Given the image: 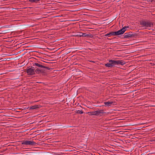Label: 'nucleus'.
Segmentation results:
<instances>
[{
    "mask_svg": "<svg viewBox=\"0 0 155 155\" xmlns=\"http://www.w3.org/2000/svg\"><path fill=\"white\" fill-rule=\"evenodd\" d=\"M153 0H147V1H151L152 2V1H153Z\"/></svg>",
    "mask_w": 155,
    "mask_h": 155,
    "instance_id": "nucleus-31",
    "label": "nucleus"
},
{
    "mask_svg": "<svg viewBox=\"0 0 155 155\" xmlns=\"http://www.w3.org/2000/svg\"><path fill=\"white\" fill-rule=\"evenodd\" d=\"M86 9V10H88V9Z\"/></svg>",
    "mask_w": 155,
    "mask_h": 155,
    "instance_id": "nucleus-37",
    "label": "nucleus"
},
{
    "mask_svg": "<svg viewBox=\"0 0 155 155\" xmlns=\"http://www.w3.org/2000/svg\"><path fill=\"white\" fill-rule=\"evenodd\" d=\"M28 26V25H20L18 27V28L19 29H24L25 28H26Z\"/></svg>",
    "mask_w": 155,
    "mask_h": 155,
    "instance_id": "nucleus-13",
    "label": "nucleus"
},
{
    "mask_svg": "<svg viewBox=\"0 0 155 155\" xmlns=\"http://www.w3.org/2000/svg\"><path fill=\"white\" fill-rule=\"evenodd\" d=\"M118 35H122L125 32L122 28L120 29L117 31Z\"/></svg>",
    "mask_w": 155,
    "mask_h": 155,
    "instance_id": "nucleus-10",
    "label": "nucleus"
},
{
    "mask_svg": "<svg viewBox=\"0 0 155 155\" xmlns=\"http://www.w3.org/2000/svg\"><path fill=\"white\" fill-rule=\"evenodd\" d=\"M42 64H43V65H44V66H45V65H46L45 64L43 63H42Z\"/></svg>",
    "mask_w": 155,
    "mask_h": 155,
    "instance_id": "nucleus-34",
    "label": "nucleus"
},
{
    "mask_svg": "<svg viewBox=\"0 0 155 155\" xmlns=\"http://www.w3.org/2000/svg\"><path fill=\"white\" fill-rule=\"evenodd\" d=\"M28 108L29 109V107H25V109H28Z\"/></svg>",
    "mask_w": 155,
    "mask_h": 155,
    "instance_id": "nucleus-30",
    "label": "nucleus"
},
{
    "mask_svg": "<svg viewBox=\"0 0 155 155\" xmlns=\"http://www.w3.org/2000/svg\"><path fill=\"white\" fill-rule=\"evenodd\" d=\"M86 114H88V115L89 116H92L93 115V112H90L86 113Z\"/></svg>",
    "mask_w": 155,
    "mask_h": 155,
    "instance_id": "nucleus-22",
    "label": "nucleus"
},
{
    "mask_svg": "<svg viewBox=\"0 0 155 155\" xmlns=\"http://www.w3.org/2000/svg\"><path fill=\"white\" fill-rule=\"evenodd\" d=\"M93 112V115L96 116H97V111H95Z\"/></svg>",
    "mask_w": 155,
    "mask_h": 155,
    "instance_id": "nucleus-23",
    "label": "nucleus"
},
{
    "mask_svg": "<svg viewBox=\"0 0 155 155\" xmlns=\"http://www.w3.org/2000/svg\"><path fill=\"white\" fill-rule=\"evenodd\" d=\"M99 11V12H102V11L99 10V11Z\"/></svg>",
    "mask_w": 155,
    "mask_h": 155,
    "instance_id": "nucleus-38",
    "label": "nucleus"
},
{
    "mask_svg": "<svg viewBox=\"0 0 155 155\" xmlns=\"http://www.w3.org/2000/svg\"><path fill=\"white\" fill-rule=\"evenodd\" d=\"M91 61L92 62H94V61Z\"/></svg>",
    "mask_w": 155,
    "mask_h": 155,
    "instance_id": "nucleus-41",
    "label": "nucleus"
},
{
    "mask_svg": "<svg viewBox=\"0 0 155 155\" xmlns=\"http://www.w3.org/2000/svg\"><path fill=\"white\" fill-rule=\"evenodd\" d=\"M121 37H121L120 38H124V35H123V36H121Z\"/></svg>",
    "mask_w": 155,
    "mask_h": 155,
    "instance_id": "nucleus-26",
    "label": "nucleus"
},
{
    "mask_svg": "<svg viewBox=\"0 0 155 155\" xmlns=\"http://www.w3.org/2000/svg\"><path fill=\"white\" fill-rule=\"evenodd\" d=\"M86 37H87V38H93V36L92 34H87V35H86Z\"/></svg>",
    "mask_w": 155,
    "mask_h": 155,
    "instance_id": "nucleus-20",
    "label": "nucleus"
},
{
    "mask_svg": "<svg viewBox=\"0 0 155 155\" xmlns=\"http://www.w3.org/2000/svg\"><path fill=\"white\" fill-rule=\"evenodd\" d=\"M41 107V106L40 105H35L29 107V110H33L39 108Z\"/></svg>",
    "mask_w": 155,
    "mask_h": 155,
    "instance_id": "nucleus-7",
    "label": "nucleus"
},
{
    "mask_svg": "<svg viewBox=\"0 0 155 155\" xmlns=\"http://www.w3.org/2000/svg\"><path fill=\"white\" fill-rule=\"evenodd\" d=\"M110 32L107 34L105 35V36H108V37L109 36H111V34H110Z\"/></svg>",
    "mask_w": 155,
    "mask_h": 155,
    "instance_id": "nucleus-25",
    "label": "nucleus"
},
{
    "mask_svg": "<svg viewBox=\"0 0 155 155\" xmlns=\"http://www.w3.org/2000/svg\"><path fill=\"white\" fill-rule=\"evenodd\" d=\"M34 67L33 65L31 68L25 70V71L26 72L28 75L32 76L35 75L36 74L35 68Z\"/></svg>",
    "mask_w": 155,
    "mask_h": 155,
    "instance_id": "nucleus-4",
    "label": "nucleus"
},
{
    "mask_svg": "<svg viewBox=\"0 0 155 155\" xmlns=\"http://www.w3.org/2000/svg\"><path fill=\"white\" fill-rule=\"evenodd\" d=\"M39 83H41V82H39Z\"/></svg>",
    "mask_w": 155,
    "mask_h": 155,
    "instance_id": "nucleus-44",
    "label": "nucleus"
},
{
    "mask_svg": "<svg viewBox=\"0 0 155 155\" xmlns=\"http://www.w3.org/2000/svg\"><path fill=\"white\" fill-rule=\"evenodd\" d=\"M124 37L126 38H131V35L130 34H129V33H126L124 35Z\"/></svg>",
    "mask_w": 155,
    "mask_h": 155,
    "instance_id": "nucleus-12",
    "label": "nucleus"
},
{
    "mask_svg": "<svg viewBox=\"0 0 155 155\" xmlns=\"http://www.w3.org/2000/svg\"><path fill=\"white\" fill-rule=\"evenodd\" d=\"M54 10H57V9H54Z\"/></svg>",
    "mask_w": 155,
    "mask_h": 155,
    "instance_id": "nucleus-43",
    "label": "nucleus"
},
{
    "mask_svg": "<svg viewBox=\"0 0 155 155\" xmlns=\"http://www.w3.org/2000/svg\"><path fill=\"white\" fill-rule=\"evenodd\" d=\"M43 15H47V14H44Z\"/></svg>",
    "mask_w": 155,
    "mask_h": 155,
    "instance_id": "nucleus-36",
    "label": "nucleus"
},
{
    "mask_svg": "<svg viewBox=\"0 0 155 155\" xmlns=\"http://www.w3.org/2000/svg\"><path fill=\"white\" fill-rule=\"evenodd\" d=\"M110 34L111 35L118 36L117 31L111 32Z\"/></svg>",
    "mask_w": 155,
    "mask_h": 155,
    "instance_id": "nucleus-15",
    "label": "nucleus"
},
{
    "mask_svg": "<svg viewBox=\"0 0 155 155\" xmlns=\"http://www.w3.org/2000/svg\"><path fill=\"white\" fill-rule=\"evenodd\" d=\"M81 15H87L88 16H91V15H90V13L87 12H82L81 14Z\"/></svg>",
    "mask_w": 155,
    "mask_h": 155,
    "instance_id": "nucleus-14",
    "label": "nucleus"
},
{
    "mask_svg": "<svg viewBox=\"0 0 155 155\" xmlns=\"http://www.w3.org/2000/svg\"><path fill=\"white\" fill-rule=\"evenodd\" d=\"M104 106V105L99 106V107H101V106Z\"/></svg>",
    "mask_w": 155,
    "mask_h": 155,
    "instance_id": "nucleus-33",
    "label": "nucleus"
},
{
    "mask_svg": "<svg viewBox=\"0 0 155 155\" xmlns=\"http://www.w3.org/2000/svg\"><path fill=\"white\" fill-rule=\"evenodd\" d=\"M28 155H38V154L35 152H29Z\"/></svg>",
    "mask_w": 155,
    "mask_h": 155,
    "instance_id": "nucleus-18",
    "label": "nucleus"
},
{
    "mask_svg": "<svg viewBox=\"0 0 155 155\" xmlns=\"http://www.w3.org/2000/svg\"><path fill=\"white\" fill-rule=\"evenodd\" d=\"M28 1L31 3H37L40 0H28Z\"/></svg>",
    "mask_w": 155,
    "mask_h": 155,
    "instance_id": "nucleus-17",
    "label": "nucleus"
},
{
    "mask_svg": "<svg viewBox=\"0 0 155 155\" xmlns=\"http://www.w3.org/2000/svg\"><path fill=\"white\" fill-rule=\"evenodd\" d=\"M99 13L100 14V13H97V14H99Z\"/></svg>",
    "mask_w": 155,
    "mask_h": 155,
    "instance_id": "nucleus-42",
    "label": "nucleus"
},
{
    "mask_svg": "<svg viewBox=\"0 0 155 155\" xmlns=\"http://www.w3.org/2000/svg\"><path fill=\"white\" fill-rule=\"evenodd\" d=\"M97 116H102L103 114H105L106 113L104 112V110L101 109L97 110Z\"/></svg>",
    "mask_w": 155,
    "mask_h": 155,
    "instance_id": "nucleus-8",
    "label": "nucleus"
},
{
    "mask_svg": "<svg viewBox=\"0 0 155 155\" xmlns=\"http://www.w3.org/2000/svg\"><path fill=\"white\" fill-rule=\"evenodd\" d=\"M128 33H129V34H131V35L132 34H133L132 32H128Z\"/></svg>",
    "mask_w": 155,
    "mask_h": 155,
    "instance_id": "nucleus-27",
    "label": "nucleus"
},
{
    "mask_svg": "<svg viewBox=\"0 0 155 155\" xmlns=\"http://www.w3.org/2000/svg\"><path fill=\"white\" fill-rule=\"evenodd\" d=\"M21 144L22 145H29L30 146H36L37 144V143L35 142L28 140H24L21 141Z\"/></svg>",
    "mask_w": 155,
    "mask_h": 155,
    "instance_id": "nucleus-3",
    "label": "nucleus"
},
{
    "mask_svg": "<svg viewBox=\"0 0 155 155\" xmlns=\"http://www.w3.org/2000/svg\"><path fill=\"white\" fill-rule=\"evenodd\" d=\"M109 62V63L104 64V65L108 68H112L115 65L114 60H110Z\"/></svg>",
    "mask_w": 155,
    "mask_h": 155,
    "instance_id": "nucleus-5",
    "label": "nucleus"
},
{
    "mask_svg": "<svg viewBox=\"0 0 155 155\" xmlns=\"http://www.w3.org/2000/svg\"><path fill=\"white\" fill-rule=\"evenodd\" d=\"M63 16L62 15H61V16H55V17H60V16Z\"/></svg>",
    "mask_w": 155,
    "mask_h": 155,
    "instance_id": "nucleus-28",
    "label": "nucleus"
},
{
    "mask_svg": "<svg viewBox=\"0 0 155 155\" xmlns=\"http://www.w3.org/2000/svg\"><path fill=\"white\" fill-rule=\"evenodd\" d=\"M86 35H87V33L80 32L79 33V34L74 35V36L78 37H86Z\"/></svg>",
    "mask_w": 155,
    "mask_h": 155,
    "instance_id": "nucleus-9",
    "label": "nucleus"
},
{
    "mask_svg": "<svg viewBox=\"0 0 155 155\" xmlns=\"http://www.w3.org/2000/svg\"><path fill=\"white\" fill-rule=\"evenodd\" d=\"M2 12H0V15H1L2 14H1Z\"/></svg>",
    "mask_w": 155,
    "mask_h": 155,
    "instance_id": "nucleus-32",
    "label": "nucleus"
},
{
    "mask_svg": "<svg viewBox=\"0 0 155 155\" xmlns=\"http://www.w3.org/2000/svg\"><path fill=\"white\" fill-rule=\"evenodd\" d=\"M70 11L71 12H74V10H70Z\"/></svg>",
    "mask_w": 155,
    "mask_h": 155,
    "instance_id": "nucleus-35",
    "label": "nucleus"
},
{
    "mask_svg": "<svg viewBox=\"0 0 155 155\" xmlns=\"http://www.w3.org/2000/svg\"><path fill=\"white\" fill-rule=\"evenodd\" d=\"M129 26H125L124 27L122 28L123 29V30L124 31H126V28H129Z\"/></svg>",
    "mask_w": 155,
    "mask_h": 155,
    "instance_id": "nucleus-24",
    "label": "nucleus"
},
{
    "mask_svg": "<svg viewBox=\"0 0 155 155\" xmlns=\"http://www.w3.org/2000/svg\"><path fill=\"white\" fill-rule=\"evenodd\" d=\"M140 24L145 28L151 27L153 26V23L151 22L150 21L147 20H142L139 22Z\"/></svg>",
    "mask_w": 155,
    "mask_h": 155,
    "instance_id": "nucleus-2",
    "label": "nucleus"
},
{
    "mask_svg": "<svg viewBox=\"0 0 155 155\" xmlns=\"http://www.w3.org/2000/svg\"><path fill=\"white\" fill-rule=\"evenodd\" d=\"M12 31V30H5V31H2V32L1 33H7L8 32H10Z\"/></svg>",
    "mask_w": 155,
    "mask_h": 155,
    "instance_id": "nucleus-19",
    "label": "nucleus"
},
{
    "mask_svg": "<svg viewBox=\"0 0 155 155\" xmlns=\"http://www.w3.org/2000/svg\"><path fill=\"white\" fill-rule=\"evenodd\" d=\"M33 66L35 68L36 74H41L42 75H47L48 70H49L51 68L45 66L43 65L42 63L38 61V63H35L33 64Z\"/></svg>",
    "mask_w": 155,
    "mask_h": 155,
    "instance_id": "nucleus-1",
    "label": "nucleus"
},
{
    "mask_svg": "<svg viewBox=\"0 0 155 155\" xmlns=\"http://www.w3.org/2000/svg\"><path fill=\"white\" fill-rule=\"evenodd\" d=\"M151 141H155V139L154 140H151Z\"/></svg>",
    "mask_w": 155,
    "mask_h": 155,
    "instance_id": "nucleus-29",
    "label": "nucleus"
},
{
    "mask_svg": "<svg viewBox=\"0 0 155 155\" xmlns=\"http://www.w3.org/2000/svg\"><path fill=\"white\" fill-rule=\"evenodd\" d=\"M84 113L82 110H77L75 111V113L77 114H82Z\"/></svg>",
    "mask_w": 155,
    "mask_h": 155,
    "instance_id": "nucleus-16",
    "label": "nucleus"
},
{
    "mask_svg": "<svg viewBox=\"0 0 155 155\" xmlns=\"http://www.w3.org/2000/svg\"><path fill=\"white\" fill-rule=\"evenodd\" d=\"M114 63L115 65H119L120 64L121 65H123L126 64V62L122 60H114Z\"/></svg>",
    "mask_w": 155,
    "mask_h": 155,
    "instance_id": "nucleus-6",
    "label": "nucleus"
},
{
    "mask_svg": "<svg viewBox=\"0 0 155 155\" xmlns=\"http://www.w3.org/2000/svg\"><path fill=\"white\" fill-rule=\"evenodd\" d=\"M50 13V12H47V13Z\"/></svg>",
    "mask_w": 155,
    "mask_h": 155,
    "instance_id": "nucleus-39",
    "label": "nucleus"
},
{
    "mask_svg": "<svg viewBox=\"0 0 155 155\" xmlns=\"http://www.w3.org/2000/svg\"><path fill=\"white\" fill-rule=\"evenodd\" d=\"M114 103L113 102V101H107V102H104V104L105 105V106H110L112 104Z\"/></svg>",
    "mask_w": 155,
    "mask_h": 155,
    "instance_id": "nucleus-11",
    "label": "nucleus"
},
{
    "mask_svg": "<svg viewBox=\"0 0 155 155\" xmlns=\"http://www.w3.org/2000/svg\"><path fill=\"white\" fill-rule=\"evenodd\" d=\"M98 15H100V14H98Z\"/></svg>",
    "mask_w": 155,
    "mask_h": 155,
    "instance_id": "nucleus-40",
    "label": "nucleus"
},
{
    "mask_svg": "<svg viewBox=\"0 0 155 155\" xmlns=\"http://www.w3.org/2000/svg\"><path fill=\"white\" fill-rule=\"evenodd\" d=\"M131 35V38L133 37H134L135 38H137V36H138V34L136 33H133Z\"/></svg>",
    "mask_w": 155,
    "mask_h": 155,
    "instance_id": "nucleus-21",
    "label": "nucleus"
}]
</instances>
